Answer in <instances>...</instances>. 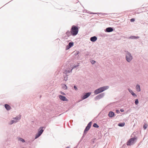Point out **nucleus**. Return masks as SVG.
<instances>
[{"mask_svg":"<svg viewBox=\"0 0 148 148\" xmlns=\"http://www.w3.org/2000/svg\"><path fill=\"white\" fill-rule=\"evenodd\" d=\"M18 140L19 141H21L23 143H24L25 142V140L23 138H18Z\"/></svg>","mask_w":148,"mask_h":148,"instance_id":"nucleus-20","label":"nucleus"},{"mask_svg":"<svg viewBox=\"0 0 148 148\" xmlns=\"http://www.w3.org/2000/svg\"><path fill=\"white\" fill-rule=\"evenodd\" d=\"M65 87H66V88H67V86H66V85H65Z\"/></svg>","mask_w":148,"mask_h":148,"instance_id":"nucleus-34","label":"nucleus"},{"mask_svg":"<svg viewBox=\"0 0 148 148\" xmlns=\"http://www.w3.org/2000/svg\"><path fill=\"white\" fill-rule=\"evenodd\" d=\"M125 123L124 122L118 124V125L120 127H123L125 125Z\"/></svg>","mask_w":148,"mask_h":148,"instance_id":"nucleus-16","label":"nucleus"},{"mask_svg":"<svg viewBox=\"0 0 148 148\" xmlns=\"http://www.w3.org/2000/svg\"><path fill=\"white\" fill-rule=\"evenodd\" d=\"M62 87L63 89H64L65 88V84H64L62 85Z\"/></svg>","mask_w":148,"mask_h":148,"instance_id":"nucleus-27","label":"nucleus"},{"mask_svg":"<svg viewBox=\"0 0 148 148\" xmlns=\"http://www.w3.org/2000/svg\"><path fill=\"white\" fill-rule=\"evenodd\" d=\"M109 88L108 86H103L99 88L101 92L105 90L108 89Z\"/></svg>","mask_w":148,"mask_h":148,"instance_id":"nucleus-8","label":"nucleus"},{"mask_svg":"<svg viewBox=\"0 0 148 148\" xmlns=\"http://www.w3.org/2000/svg\"><path fill=\"white\" fill-rule=\"evenodd\" d=\"M65 72L64 71L63 72V73H65V72Z\"/></svg>","mask_w":148,"mask_h":148,"instance_id":"nucleus-36","label":"nucleus"},{"mask_svg":"<svg viewBox=\"0 0 148 148\" xmlns=\"http://www.w3.org/2000/svg\"><path fill=\"white\" fill-rule=\"evenodd\" d=\"M17 122V121L12 120L11 121H10V123H9V124L10 125H12V124H13V123H16Z\"/></svg>","mask_w":148,"mask_h":148,"instance_id":"nucleus-19","label":"nucleus"},{"mask_svg":"<svg viewBox=\"0 0 148 148\" xmlns=\"http://www.w3.org/2000/svg\"><path fill=\"white\" fill-rule=\"evenodd\" d=\"M95 62L94 60H92L91 61V63L92 64H94Z\"/></svg>","mask_w":148,"mask_h":148,"instance_id":"nucleus-26","label":"nucleus"},{"mask_svg":"<svg viewBox=\"0 0 148 148\" xmlns=\"http://www.w3.org/2000/svg\"><path fill=\"white\" fill-rule=\"evenodd\" d=\"M93 126L95 127L98 128L99 127V126L96 123H94L93 125Z\"/></svg>","mask_w":148,"mask_h":148,"instance_id":"nucleus-21","label":"nucleus"},{"mask_svg":"<svg viewBox=\"0 0 148 148\" xmlns=\"http://www.w3.org/2000/svg\"><path fill=\"white\" fill-rule=\"evenodd\" d=\"M134 21H135V19L134 18H132L130 20V21L131 22H133Z\"/></svg>","mask_w":148,"mask_h":148,"instance_id":"nucleus-25","label":"nucleus"},{"mask_svg":"<svg viewBox=\"0 0 148 148\" xmlns=\"http://www.w3.org/2000/svg\"><path fill=\"white\" fill-rule=\"evenodd\" d=\"M129 91L131 93V94L133 96H136V94L133 92L132 90H130V89H129Z\"/></svg>","mask_w":148,"mask_h":148,"instance_id":"nucleus-18","label":"nucleus"},{"mask_svg":"<svg viewBox=\"0 0 148 148\" xmlns=\"http://www.w3.org/2000/svg\"><path fill=\"white\" fill-rule=\"evenodd\" d=\"M91 92L86 93L84 96L82 97V98L83 99H84L88 97L91 95Z\"/></svg>","mask_w":148,"mask_h":148,"instance_id":"nucleus-6","label":"nucleus"},{"mask_svg":"<svg viewBox=\"0 0 148 148\" xmlns=\"http://www.w3.org/2000/svg\"><path fill=\"white\" fill-rule=\"evenodd\" d=\"M74 88L76 90L77 89V87L75 86H74Z\"/></svg>","mask_w":148,"mask_h":148,"instance_id":"nucleus-28","label":"nucleus"},{"mask_svg":"<svg viewBox=\"0 0 148 148\" xmlns=\"http://www.w3.org/2000/svg\"><path fill=\"white\" fill-rule=\"evenodd\" d=\"M113 31V29L110 27L107 28L106 29V31L107 32H110Z\"/></svg>","mask_w":148,"mask_h":148,"instance_id":"nucleus-12","label":"nucleus"},{"mask_svg":"<svg viewBox=\"0 0 148 148\" xmlns=\"http://www.w3.org/2000/svg\"><path fill=\"white\" fill-rule=\"evenodd\" d=\"M126 58L127 61L130 62L132 59V57L129 53H128L126 56Z\"/></svg>","mask_w":148,"mask_h":148,"instance_id":"nucleus-4","label":"nucleus"},{"mask_svg":"<svg viewBox=\"0 0 148 148\" xmlns=\"http://www.w3.org/2000/svg\"><path fill=\"white\" fill-rule=\"evenodd\" d=\"M136 90L138 92H139L140 91V86L139 85H136Z\"/></svg>","mask_w":148,"mask_h":148,"instance_id":"nucleus-15","label":"nucleus"},{"mask_svg":"<svg viewBox=\"0 0 148 148\" xmlns=\"http://www.w3.org/2000/svg\"><path fill=\"white\" fill-rule=\"evenodd\" d=\"M97 40V38L96 36H93L90 38V40L92 42H95Z\"/></svg>","mask_w":148,"mask_h":148,"instance_id":"nucleus-11","label":"nucleus"},{"mask_svg":"<svg viewBox=\"0 0 148 148\" xmlns=\"http://www.w3.org/2000/svg\"><path fill=\"white\" fill-rule=\"evenodd\" d=\"M114 113L112 112H110L108 114V116L110 117H112L114 116Z\"/></svg>","mask_w":148,"mask_h":148,"instance_id":"nucleus-13","label":"nucleus"},{"mask_svg":"<svg viewBox=\"0 0 148 148\" xmlns=\"http://www.w3.org/2000/svg\"><path fill=\"white\" fill-rule=\"evenodd\" d=\"M72 69H71L70 71H69V72H71V71H72Z\"/></svg>","mask_w":148,"mask_h":148,"instance_id":"nucleus-33","label":"nucleus"},{"mask_svg":"<svg viewBox=\"0 0 148 148\" xmlns=\"http://www.w3.org/2000/svg\"><path fill=\"white\" fill-rule=\"evenodd\" d=\"M116 113H119V110H116Z\"/></svg>","mask_w":148,"mask_h":148,"instance_id":"nucleus-31","label":"nucleus"},{"mask_svg":"<svg viewBox=\"0 0 148 148\" xmlns=\"http://www.w3.org/2000/svg\"><path fill=\"white\" fill-rule=\"evenodd\" d=\"M21 119V117L20 116H17L16 117L13 118V119L15 120H16V121H17V120H18Z\"/></svg>","mask_w":148,"mask_h":148,"instance_id":"nucleus-17","label":"nucleus"},{"mask_svg":"<svg viewBox=\"0 0 148 148\" xmlns=\"http://www.w3.org/2000/svg\"><path fill=\"white\" fill-rule=\"evenodd\" d=\"M132 38H138L139 37L138 36H132V37H131Z\"/></svg>","mask_w":148,"mask_h":148,"instance_id":"nucleus-24","label":"nucleus"},{"mask_svg":"<svg viewBox=\"0 0 148 148\" xmlns=\"http://www.w3.org/2000/svg\"><path fill=\"white\" fill-rule=\"evenodd\" d=\"M60 92L63 95H65V93H64V92H62V91H61Z\"/></svg>","mask_w":148,"mask_h":148,"instance_id":"nucleus-30","label":"nucleus"},{"mask_svg":"<svg viewBox=\"0 0 148 148\" xmlns=\"http://www.w3.org/2000/svg\"><path fill=\"white\" fill-rule=\"evenodd\" d=\"M65 101H67V99L65 98Z\"/></svg>","mask_w":148,"mask_h":148,"instance_id":"nucleus-32","label":"nucleus"},{"mask_svg":"<svg viewBox=\"0 0 148 148\" xmlns=\"http://www.w3.org/2000/svg\"><path fill=\"white\" fill-rule=\"evenodd\" d=\"M136 139V138H130L127 142V145H133L135 143V140Z\"/></svg>","mask_w":148,"mask_h":148,"instance_id":"nucleus-3","label":"nucleus"},{"mask_svg":"<svg viewBox=\"0 0 148 148\" xmlns=\"http://www.w3.org/2000/svg\"><path fill=\"white\" fill-rule=\"evenodd\" d=\"M5 107L7 110H9L10 109V106L8 104L5 105Z\"/></svg>","mask_w":148,"mask_h":148,"instance_id":"nucleus-9","label":"nucleus"},{"mask_svg":"<svg viewBox=\"0 0 148 148\" xmlns=\"http://www.w3.org/2000/svg\"><path fill=\"white\" fill-rule=\"evenodd\" d=\"M147 127V125L146 124H145L143 126V128L145 130L146 129Z\"/></svg>","mask_w":148,"mask_h":148,"instance_id":"nucleus-22","label":"nucleus"},{"mask_svg":"<svg viewBox=\"0 0 148 148\" xmlns=\"http://www.w3.org/2000/svg\"><path fill=\"white\" fill-rule=\"evenodd\" d=\"M74 43L73 42H70L69 43V45L66 46V49L67 50L70 48L73 45Z\"/></svg>","mask_w":148,"mask_h":148,"instance_id":"nucleus-7","label":"nucleus"},{"mask_svg":"<svg viewBox=\"0 0 148 148\" xmlns=\"http://www.w3.org/2000/svg\"><path fill=\"white\" fill-rule=\"evenodd\" d=\"M100 92H101L99 88L96 89L94 91V93L95 94H97Z\"/></svg>","mask_w":148,"mask_h":148,"instance_id":"nucleus-10","label":"nucleus"},{"mask_svg":"<svg viewBox=\"0 0 148 148\" xmlns=\"http://www.w3.org/2000/svg\"><path fill=\"white\" fill-rule=\"evenodd\" d=\"M45 127H41L38 130V133L36 135L35 139H36L38 138L42 134L45 129Z\"/></svg>","mask_w":148,"mask_h":148,"instance_id":"nucleus-2","label":"nucleus"},{"mask_svg":"<svg viewBox=\"0 0 148 148\" xmlns=\"http://www.w3.org/2000/svg\"><path fill=\"white\" fill-rule=\"evenodd\" d=\"M120 111L121 112H123L124 111V110L123 109H120Z\"/></svg>","mask_w":148,"mask_h":148,"instance_id":"nucleus-29","label":"nucleus"},{"mask_svg":"<svg viewBox=\"0 0 148 148\" xmlns=\"http://www.w3.org/2000/svg\"><path fill=\"white\" fill-rule=\"evenodd\" d=\"M91 124H92L91 122H90L88 123V124L87 125V127H86V128L85 130L84 131V132L87 131H88L89 130V129H90V128L91 127Z\"/></svg>","mask_w":148,"mask_h":148,"instance_id":"nucleus-5","label":"nucleus"},{"mask_svg":"<svg viewBox=\"0 0 148 148\" xmlns=\"http://www.w3.org/2000/svg\"><path fill=\"white\" fill-rule=\"evenodd\" d=\"M78 27L75 25H73L71 29V34L73 36H75L78 33Z\"/></svg>","mask_w":148,"mask_h":148,"instance_id":"nucleus-1","label":"nucleus"},{"mask_svg":"<svg viewBox=\"0 0 148 148\" xmlns=\"http://www.w3.org/2000/svg\"><path fill=\"white\" fill-rule=\"evenodd\" d=\"M59 97L61 100L63 101H65V96L62 95H59Z\"/></svg>","mask_w":148,"mask_h":148,"instance_id":"nucleus-14","label":"nucleus"},{"mask_svg":"<svg viewBox=\"0 0 148 148\" xmlns=\"http://www.w3.org/2000/svg\"><path fill=\"white\" fill-rule=\"evenodd\" d=\"M66 148H69V147H66Z\"/></svg>","mask_w":148,"mask_h":148,"instance_id":"nucleus-35","label":"nucleus"},{"mask_svg":"<svg viewBox=\"0 0 148 148\" xmlns=\"http://www.w3.org/2000/svg\"><path fill=\"white\" fill-rule=\"evenodd\" d=\"M138 103V99H137L135 101V103L136 105H137Z\"/></svg>","mask_w":148,"mask_h":148,"instance_id":"nucleus-23","label":"nucleus"}]
</instances>
